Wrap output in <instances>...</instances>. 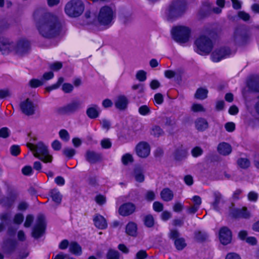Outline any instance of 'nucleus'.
<instances>
[{
  "instance_id": "nucleus-16",
  "label": "nucleus",
  "mask_w": 259,
  "mask_h": 259,
  "mask_svg": "<svg viewBox=\"0 0 259 259\" xmlns=\"http://www.w3.org/2000/svg\"><path fill=\"white\" fill-rule=\"evenodd\" d=\"M136 205L131 202H127L121 205L119 209V213L124 217L133 214L136 210Z\"/></svg>"
},
{
  "instance_id": "nucleus-55",
  "label": "nucleus",
  "mask_w": 259,
  "mask_h": 259,
  "mask_svg": "<svg viewBox=\"0 0 259 259\" xmlns=\"http://www.w3.org/2000/svg\"><path fill=\"white\" fill-rule=\"evenodd\" d=\"M24 217L21 213L16 214L14 218V223L16 224H20L23 221Z\"/></svg>"
},
{
  "instance_id": "nucleus-49",
  "label": "nucleus",
  "mask_w": 259,
  "mask_h": 259,
  "mask_svg": "<svg viewBox=\"0 0 259 259\" xmlns=\"http://www.w3.org/2000/svg\"><path fill=\"white\" fill-rule=\"evenodd\" d=\"M43 83V81L41 79L40 80L36 79H33L30 80L29 81V85L32 88H37L39 86L42 85Z\"/></svg>"
},
{
  "instance_id": "nucleus-41",
  "label": "nucleus",
  "mask_w": 259,
  "mask_h": 259,
  "mask_svg": "<svg viewBox=\"0 0 259 259\" xmlns=\"http://www.w3.org/2000/svg\"><path fill=\"white\" fill-rule=\"evenodd\" d=\"M136 78L140 81H144L146 78V72L142 70L138 71L136 73Z\"/></svg>"
},
{
  "instance_id": "nucleus-38",
  "label": "nucleus",
  "mask_w": 259,
  "mask_h": 259,
  "mask_svg": "<svg viewBox=\"0 0 259 259\" xmlns=\"http://www.w3.org/2000/svg\"><path fill=\"white\" fill-rule=\"evenodd\" d=\"M238 165L242 168H246L249 166L250 162L246 158H241L237 161Z\"/></svg>"
},
{
  "instance_id": "nucleus-33",
  "label": "nucleus",
  "mask_w": 259,
  "mask_h": 259,
  "mask_svg": "<svg viewBox=\"0 0 259 259\" xmlns=\"http://www.w3.org/2000/svg\"><path fill=\"white\" fill-rule=\"evenodd\" d=\"M151 134L155 137H159L163 135V130L158 125L153 126L151 129Z\"/></svg>"
},
{
  "instance_id": "nucleus-53",
  "label": "nucleus",
  "mask_w": 259,
  "mask_h": 259,
  "mask_svg": "<svg viewBox=\"0 0 259 259\" xmlns=\"http://www.w3.org/2000/svg\"><path fill=\"white\" fill-rule=\"evenodd\" d=\"M62 67V64L61 62H55L50 65V68L53 71H58Z\"/></svg>"
},
{
  "instance_id": "nucleus-45",
  "label": "nucleus",
  "mask_w": 259,
  "mask_h": 259,
  "mask_svg": "<svg viewBox=\"0 0 259 259\" xmlns=\"http://www.w3.org/2000/svg\"><path fill=\"white\" fill-rule=\"evenodd\" d=\"M195 238L199 241H203L207 238V235L204 232L197 231L195 233Z\"/></svg>"
},
{
  "instance_id": "nucleus-22",
  "label": "nucleus",
  "mask_w": 259,
  "mask_h": 259,
  "mask_svg": "<svg viewBox=\"0 0 259 259\" xmlns=\"http://www.w3.org/2000/svg\"><path fill=\"white\" fill-rule=\"evenodd\" d=\"M94 224L96 227L100 229H105L107 226V224L105 218L100 215L97 214L94 219Z\"/></svg>"
},
{
  "instance_id": "nucleus-57",
  "label": "nucleus",
  "mask_w": 259,
  "mask_h": 259,
  "mask_svg": "<svg viewBox=\"0 0 259 259\" xmlns=\"http://www.w3.org/2000/svg\"><path fill=\"white\" fill-rule=\"evenodd\" d=\"M225 127L228 132H232L235 130V124L232 122H227L225 124Z\"/></svg>"
},
{
  "instance_id": "nucleus-27",
  "label": "nucleus",
  "mask_w": 259,
  "mask_h": 259,
  "mask_svg": "<svg viewBox=\"0 0 259 259\" xmlns=\"http://www.w3.org/2000/svg\"><path fill=\"white\" fill-rule=\"evenodd\" d=\"M186 151L182 149H179L176 150L174 154V157L175 160L180 161L186 157Z\"/></svg>"
},
{
  "instance_id": "nucleus-37",
  "label": "nucleus",
  "mask_w": 259,
  "mask_h": 259,
  "mask_svg": "<svg viewBox=\"0 0 259 259\" xmlns=\"http://www.w3.org/2000/svg\"><path fill=\"white\" fill-rule=\"evenodd\" d=\"M175 245L177 249L182 250L186 246V243L184 238H180L175 240Z\"/></svg>"
},
{
  "instance_id": "nucleus-25",
  "label": "nucleus",
  "mask_w": 259,
  "mask_h": 259,
  "mask_svg": "<svg viewBox=\"0 0 259 259\" xmlns=\"http://www.w3.org/2000/svg\"><path fill=\"white\" fill-rule=\"evenodd\" d=\"M161 199L165 201H169L172 199L174 194L170 189L165 188L163 189L160 193Z\"/></svg>"
},
{
  "instance_id": "nucleus-6",
  "label": "nucleus",
  "mask_w": 259,
  "mask_h": 259,
  "mask_svg": "<svg viewBox=\"0 0 259 259\" xmlns=\"http://www.w3.org/2000/svg\"><path fill=\"white\" fill-rule=\"evenodd\" d=\"M196 52L201 55L208 54L212 50L211 40L205 35H200L195 41Z\"/></svg>"
},
{
  "instance_id": "nucleus-3",
  "label": "nucleus",
  "mask_w": 259,
  "mask_h": 259,
  "mask_svg": "<svg viewBox=\"0 0 259 259\" xmlns=\"http://www.w3.org/2000/svg\"><path fill=\"white\" fill-rule=\"evenodd\" d=\"M27 147L33 152L34 156L39 158L45 163L51 162L53 156L49 154L48 147L42 143L36 145L27 143Z\"/></svg>"
},
{
  "instance_id": "nucleus-32",
  "label": "nucleus",
  "mask_w": 259,
  "mask_h": 259,
  "mask_svg": "<svg viewBox=\"0 0 259 259\" xmlns=\"http://www.w3.org/2000/svg\"><path fill=\"white\" fill-rule=\"evenodd\" d=\"M121 161L123 164L127 165L134 161L133 155L130 153H125L121 157Z\"/></svg>"
},
{
  "instance_id": "nucleus-8",
  "label": "nucleus",
  "mask_w": 259,
  "mask_h": 259,
  "mask_svg": "<svg viewBox=\"0 0 259 259\" xmlns=\"http://www.w3.org/2000/svg\"><path fill=\"white\" fill-rule=\"evenodd\" d=\"M29 49V42L26 39H21L14 44L13 53L18 56H23L28 52Z\"/></svg>"
},
{
  "instance_id": "nucleus-60",
  "label": "nucleus",
  "mask_w": 259,
  "mask_h": 259,
  "mask_svg": "<svg viewBox=\"0 0 259 259\" xmlns=\"http://www.w3.org/2000/svg\"><path fill=\"white\" fill-rule=\"evenodd\" d=\"M101 144L102 148L105 149L110 148L111 146V143L108 139H105L101 141Z\"/></svg>"
},
{
  "instance_id": "nucleus-59",
  "label": "nucleus",
  "mask_w": 259,
  "mask_h": 259,
  "mask_svg": "<svg viewBox=\"0 0 259 259\" xmlns=\"http://www.w3.org/2000/svg\"><path fill=\"white\" fill-rule=\"evenodd\" d=\"M179 233L176 230H171L169 233V237L173 240H176L179 237Z\"/></svg>"
},
{
  "instance_id": "nucleus-19",
  "label": "nucleus",
  "mask_w": 259,
  "mask_h": 259,
  "mask_svg": "<svg viewBox=\"0 0 259 259\" xmlns=\"http://www.w3.org/2000/svg\"><path fill=\"white\" fill-rule=\"evenodd\" d=\"M81 107V103L78 101L71 102L66 106L60 109L61 112H74L78 110Z\"/></svg>"
},
{
  "instance_id": "nucleus-30",
  "label": "nucleus",
  "mask_w": 259,
  "mask_h": 259,
  "mask_svg": "<svg viewBox=\"0 0 259 259\" xmlns=\"http://www.w3.org/2000/svg\"><path fill=\"white\" fill-rule=\"evenodd\" d=\"M126 233L131 236H134L137 232V225L134 223H129L126 227Z\"/></svg>"
},
{
  "instance_id": "nucleus-5",
  "label": "nucleus",
  "mask_w": 259,
  "mask_h": 259,
  "mask_svg": "<svg viewBox=\"0 0 259 259\" xmlns=\"http://www.w3.org/2000/svg\"><path fill=\"white\" fill-rule=\"evenodd\" d=\"M190 29L185 26H178L171 30L173 39L179 43H185L189 40L190 36Z\"/></svg>"
},
{
  "instance_id": "nucleus-29",
  "label": "nucleus",
  "mask_w": 259,
  "mask_h": 259,
  "mask_svg": "<svg viewBox=\"0 0 259 259\" xmlns=\"http://www.w3.org/2000/svg\"><path fill=\"white\" fill-rule=\"evenodd\" d=\"M51 197L55 203L57 204H60L62 200V195L60 194V192L54 189L52 190L51 192Z\"/></svg>"
},
{
  "instance_id": "nucleus-64",
  "label": "nucleus",
  "mask_w": 259,
  "mask_h": 259,
  "mask_svg": "<svg viewBox=\"0 0 259 259\" xmlns=\"http://www.w3.org/2000/svg\"><path fill=\"white\" fill-rule=\"evenodd\" d=\"M154 100L157 104H161L163 101V97L160 93L156 94L154 96Z\"/></svg>"
},
{
  "instance_id": "nucleus-48",
  "label": "nucleus",
  "mask_w": 259,
  "mask_h": 259,
  "mask_svg": "<svg viewBox=\"0 0 259 259\" xmlns=\"http://www.w3.org/2000/svg\"><path fill=\"white\" fill-rule=\"evenodd\" d=\"M258 193L255 191H250L247 195L248 199L250 201L255 202L258 199Z\"/></svg>"
},
{
  "instance_id": "nucleus-63",
  "label": "nucleus",
  "mask_w": 259,
  "mask_h": 259,
  "mask_svg": "<svg viewBox=\"0 0 259 259\" xmlns=\"http://www.w3.org/2000/svg\"><path fill=\"white\" fill-rule=\"evenodd\" d=\"M22 172L24 175H30L32 173V167L30 166H25L22 169Z\"/></svg>"
},
{
  "instance_id": "nucleus-42",
  "label": "nucleus",
  "mask_w": 259,
  "mask_h": 259,
  "mask_svg": "<svg viewBox=\"0 0 259 259\" xmlns=\"http://www.w3.org/2000/svg\"><path fill=\"white\" fill-rule=\"evenodd\" d=\"M191 109L195 112H203L205 111L204 107L200 104H194L191 107Z\"/></svg>"
},
{
  "instance_id": "nucleus-7",
  "label": "nucleus",
  "mask_w": 259,
  "mask_h": 259,
  "mask_svg": "<svg viewBox=\"0 0 259 259\" xmlns=\"http://www.w3.org/2000/svg\"><path fill=\"white\" fill-rule=\"evenodd\" d=\"M250 34L245 28L239 27L235 29L233 36L235 44L241 46L246 44L250 39Z\"/></svg>"
},
{
  "instance_id": "nucleus-14",
  "label": "nucleus",
  "mask_w": 259,
  "mask_h": 259,
  "mask_svg": "<svg viewBox=\"0 0 259 259\" xmlns=\"http://www.w3.org/2000/svg\"><path fill=\"white\" fill-rule=\"evenodd\" d=\"M14 43L6 38H0V52L3 54L13 52Z\"/></svg>"
},
{
  "instance_id": "nucleus-10",
  "label": "nucleus",
  "mask_w": 259,
  "mask_h": 259,
  "mask_svg": "<svg viewBox=\"0 0 259 259\" xmlns=\"http://www.w3.org/2000/svg\"><path fill=\"white\" fill-rule=\"evenodd\" d=\"M135 152L139 157L145 158L150 155V145L146 142H140L136 145Z\"/></svg>"
},
{
  "instance_id": "nucleus-1",
  "label": "nucleus",
  "mask_w": 259,
  "mask_h": 259,
  "mask_svg": "<svg viewBox=\"0 0 259 259\" xmlns=\"http://www.w3.org/2000/svg\"><path fill=\"white\" fill-rule=\"evenodd\" d=\"M36 27L42 36L51 38L58 34L60 23L57 16L51 13H47L37 22Z\"/></svg>"
},
{
  "instance_id": "nucleus-23",
  "label": "nucleus",
  "mask_w": 259,
  "mask_h": 259,
  "mask_svg": "<svg viewBox=\"0 0 259 259\" xmlns=\"http://www.w3.org/2000/svg\"><path fill=\"white\" fill-rule=\"evenodd\" d=\"M132 176L138 182L142 183L144 181L145 177L143 174V170L140 167H136L134 169Z\"/></svg>"
},
{
  "instance_id": "nucleus-51",
  "label": "nucleus",
  "mask_w": 259,
  "mask_h": 259,
  "mask_svg": "<svg viewBox=\"0 0 259 259\" xmlns=\"http://www.w3.org/2000/svg\"><path fill=\"white\" fill-rule=\"evenodd\" d=\"M53 77L54 73L52 72H47L43 74L41 80L43 81V83H44L45 81L53 78Z\"/></svg>"
},
{
  "instance_id": "nucleus-46",
  "label": "nucleus",
  "mask_w": 259,
  "mask_h": 259,
  "mask_svg": "<svg viewBox=\"0 0 259 259\" xmlns=\"http://www.w3.org/2000/svg\"><path fill=\"white\" fill-rule=\"evenodd\" d=\"M191 153L193 157H197L202 154L203 150L199 147H195L192 149Z\"/></svg>"
},
{
  "instance_id": "nucleus-58",
  "label": "nucleus",
  "mask_w": 259,
  "mask_h": 259,
  "mask_svg": "<svg viewBox=\"0 0 259 259\" xmlns=\"http://www.w3.org/2000/svg\"><path fill=\"white\" fill-rule=\"evenodd\" d=\"M155 194L153 191H148L145 194V198L147 200L151 201L154 200Z\"/></svg>"
},
{
  "instance_id": "nucleus-20",
  "label": "nucleus",
  "mask_w": 259,
  "mask_h": 259,
  "mask_svg": "<svg viewBox=\"0 0 259 259\" xmlns=\"http://www.w3.org/2000/svg\"><path fill=\"white\" fill-rule=\"evenodd\" d=\"M128 103L127 98L123 95L118 96L115 101V107L119 110L125 109Z\"/></svg>"
},
{
  "instance_id": "nucleus-54",
  "label": "nucleus",
  "mask_w": 259,
  "mask_h": 259,
  "mask_svg": "<svg viewBox=\"0 0 259 259\" xmlns=\"http://www.w3.org/2000/svg\"><path fill=\"white\" fill-rule=\"evenodd\" d=\"M73 89V87L71 84L65 83L62 85V90L66 93H70Z\"/></svg>"
},
{
  "instance_id": "nucleus-15",
  "label": "nucleus",
  "mask_w": 259,
  "mask_h": 259,
  "mask_svg": "<svg viewBox=\"0 0 259 259\" xmlns=\"http://www.w3.org/2000/svg\"><path fill=\"white\" fill-rule=\"evenodd\" d=\"M20 106L21 110L25 114L30 115L34 114L35 106L29 99H27L22 101Z\"/></svg>"
},
{
  "instance_id": "nucleus-4",
  "label": "nucleus",
  "mask_w": 259,
  "mask_h": 259,
  "mask_svg": "<svg viewBox=\"0 0 259 259\" xmlns=\"http://www.w3.org/2000/svg\"><path fill=\"white\" fill-rule=\"evenodd\" d=\"M84 9V4L81 0H71L65 7V13L70 17L79 16L83 13Z\"/></svg>"
},
{
  "instance_id": "nucleus-2",
  "label": "nucleus",
  "mask_w": 259,
  "mask_h": 259,
  "mask_svg": "<svg viewBox=\"0 0 259 259\" xmlns=\"http://www.w3.org/2000/svg\"><path fill=\"white\" fill-rule=\"evenodd\" d=\"M115 17V11L111 7H103L99 12L96 25L100 29H106L112 25Z\"/></svg>"
},
{
  "instance_id": "nucleus-26",
  "label": "nucleus",
  "mask_w": 259,
  "mask_h": 259,
  "mask_svg": "<svg viewBox=\"0 0 259 259\" xmlns=\"http://www.w3.org/2000/svg\"><path fill=\"white\" fill-rule=\"evenodd\" d=\"M69 251L76 255H80L82 250L80 246L75 242H72L69 244Z\"/></svg>"
},
{
  "instance_id": "nucleus-18",
  "label": "nucleus",
  "mask_w": 259,
  "mask_h": 259,
  "mask_svg": "<svg viewBox=\"0 0 259 259\" xmlns=\"http://www.w3.org/2000/svg\"><path fill=\"white\" fill-rule=\"evenodd\" d=\"M100 107L96 104H92L86 110L87 116L91 119L97 118L100 114Z\"/></svg>"
},
{
  "instance_id": "nucleus-50",
  "label": "nucleus",
  "mask_w": 259,
  "mask_h": 259,
  "mask_svg": "<svg viewBox=\"0 0 259 259\" xmlns=\"http://www.w3.org/2000/svg\"><path fill=\"white\" fill-rule=\"evenodd\" d=\"M10 131L7 127H3L0 130V137L6 138L9 136Z\"/></svg>"
},
{
  "instance_id": "nucleus-9",
  "label": "nucleus",
  "mask_w": 259,
  "mask_h": 259,
  "mask_svg": "<svg viewBox=\"0 0 259 259\" xmlns=\"http://www.w3.org/2000/svg\"><path fill=\"white\" fill-rule=\"evenodd\" d=\"M185 10V6L181 2H177L172 3L167 11L168 19H171L173 17H177L181 15Z\"/></svg>"
},
{
  "instance_id": "nucleus-31",
  "label": "nucleus",
  "mask_w": 259,
  "mask_h": 259,
  "mask_svg": "<svg viewBox=\"0 0 259 259\" xmlns=\"http://www.w3.org/2000/svg\"><path fill=\"white\" fill-rule=\"evenodd\" d=\"M208 91L205 89L200 88L198 89L195 93L196 98L200 100H203L207 97Z\"/></svg>"
},
{
  "instance_id": "nucleus-35",
  "label": "nucleus",
  "mask_w": 259,
  "mask_h": 259,
  "mask_svg": "<svg viewBox=\"0 0 259 259\" xmlns=\"http://www.w3.org/2000/svg\"><path fill=\"white\" fill-rule=\"evenodd\" d=\"M213 196L214 200L212 203V206L215 209H217L218 208V205L222 198V196L219 192H214L213 193Z\"/></svg>"
},
{
  "instance_id": "nucleus-13",
  "label": "nucleus",
  "mask_w": 259,
  "mask_h": 259,
  "mask_svg": "<svg viewBox=\"0 0 259 259\" xmlns=\"http://www.w3.org/2000/svg\"><path fill=\"white\" fill-rule=\"evenodd\" d=\"M219 237L222 244H228L232 240V232L227 227H222L219 231Z\"/></svg>"
},
{
  "instance_id": "nucleus-43",
  "label": "nucleus",
  "mask_w": 259,
  "mask_h": 259,
  "mask_svg": "<svg viewBox=\"0 0 259 259\" xmlns=\"http://www.w3.org/2000/svg\"><path fill=\"white\" fill-rule=\"evenodd\" d=\"M60 138L65 142L69 141L70 139V136L68 132L65 130H61L59 133Z\"/></svg>"
},
{
  "instance_id": "nucleus-28",
  "label": "nucleus",
  "mask_w": 259,
  "mask_h": 259,
  "mask_svg": "<svg viewBox=\"0 0 259 259\" xmlns=\"http://www.w3.org/2000/svg\"><path fill=\"white\" fill-rule=\"evenodd\" d=\"M86 159L91 163H94L98 161L99 156L93 151H88L86 153Z\"/></svg>"
},
{
  "instance_id": "nucleus-62",
  "label": "nucleus",
  "mask_w": 259,
  "mask_h": 259,
  "mask_svg": "<svg viewBox=\"0 0 259 259\" xmlns=\"http://www.w3.org/2000/svg\"><path fill=\"white\" fill-rule=\"evenodd\" d=\"M52 147L54 150L59 151L61 149L62 145L58 140H55L52 143Z\"/></svg>"
},
{
  "instance_id": "nucleus-17",
  "label": "nucleus",
  "mask_w": 259,
  "mask_h": 259,
  "mask_svg": "<svg viewBox=\"0 0 259 259\" xmlns=\"http://www.w3.org/2000/svg\"><path fill=\"white\" fill-rule=\"evenodd\" d=\"M230 214L235 218L247 219L250 216V212L247 210V208L245 207H243L242 209L231 208Z\"/></svg>"
},
{
  "instance_id": "nucleus-44",
  "label": "nucleus",
  "mask_w": 259,
  "mask_h": 259,
  "mask_svg": "<svg viewBox=\"0 0 259 259\" xmlns=\"http://www.w3.org/2000/svg\"><path fill=\"white\" fill-rule=\"evenodd\" d=\"M95 200L98 204L102 205L106 203V198L105 196L99 194L95 197Z\"/></svg>"
},
{
  "instance_id": "nucleus-39",
  "label": "nucleus",
  "mask_w": 259,
  "mask_h": 259,
  "mask_svg": "<svg viewBox=\"0 0 259 259\" xmlns=\"http://www.w3.org/2000/svg\"><path fill=\"white\" fill-rule=\"evenodd\" d=\"M144 224L148 227H151L154 225V220L152 215L149 214L144 218Z\"/></svg>"
},
{
  "instance_id": "nucleus-21",
  "label": "nucleus",
  "mask_w": 259,
  "mask_h": 259,
  "mask_svg": "<svg viewBox=\"0 0 259 259\" xmlns=\"http://www.w3.org/2000/svg\"><path fill=\"white\" fill-rule=\"evenodd\" d=\"M219 153L223 155H227L231 153L232 147L230 144L225 142H222L218 146Z\"/></svg>"
},
{
  "instance_id": "nucleus-40",
  "label": "nucleus",
  "mask_w": 259,
  "mask_h": 259,
  "mask_svg": "<svg viewBox=\"0 0 259 259\" xmlns=\"http://www.w3.org/2000/svg\"><path fill=\"white\" fill-rule=\"evenodd\" d=\"M63 154L68 158L73 157L75 153V150L72 148H66L63 151Z\"/></svg>"
},
{
  "instance_id": "nucleus-11",
  "label": "nucleus",
  "mask_w": 259,
  "mask_h": 259,
  "mask_svg": "<svg viewBox=\"0 0 259 259\" xmlns=\"http://www.w3.org/2000/svg\"><path fill=\"white\" fill-rule=\"evenodd\" d=\"M45 224L44 218L40 216L38 218L36 224L33 229L32 236L35 238H38L41 236L45 232Z\"/></svg>"
},
{
  "instance_id": "nucleus-52",
  "label": "nucleus",
  "mask_w": 259,
  "mask_h": 259,
  "mask_svg": "<svg viewBox=\"0 0 259 259\" xmlns=\"http://www.w3.org/2000/svg\"><path fill=\"white\" fill-rule=\"evenodd\" d=\"M100 123L102 125V128L108 131L110 127V122L106 119H102L100 120Z\"/></svg>"
},
{
  "instance_id": "nucleus-24",
  "label": "nucleus",
  "mask_w": 259,
  "mask_h": 259,
  "mask_svg": "<svg viewBox=\"0 0 259 259\" xmlns=\"http://www.w3.org/2000/svg\"><path fill=\"white\" fill-rule=\"evenodd\" d=\"M195 127L199 131H204L208 127V123L207 120L203 118L196 119L195 122Z\"/></svg>"
},
{
  "instance_id": "nucleus-34",
  "label": "nucleus",
  "mask_w": 259,
  "mask_h": 259,
  "mask_svg": "<svg viewBox=\"0 0 259 259\" xmlns=\"http://www.w3.org/2000/svg\"><path fill=\"white\" fill-rule=\"evenodd\" d=\"M119 254L117 250L109 249L106 254L107 259H119Z\"/></svg>"
},
{
  "instance_id": "nucleus-12",
  "label": "nucleus",
  "mask_w": 259,
  "mask_h": 259,
  "mask_svg": "<svg viewBox=\"0 0 259 259\" xmlns=\"http://www.w3.org/2000/svg\"><path fill=\"white\" fill-rule=\"evenodd\" d=\"M231 51L229 48H222L215 50L211 54V59L214 62H218L222 59L229 56Z\"/></svg>"
},
{
  "instance_id": "nucleus-36",
  "label": "nucleus",
  "mask_w": 259,
  "mask_h": 259,
  "mask_svg": "<svg viewBox=\"0 0 259 259\" xmlns=\"http://www.w3.org/2000/svg\"><path fill=\"white\" fill-rule=\"evenodd\" d=\"M139 113L143 116H146L151 113V109L150 107L144 105L140 106L138 109Z\"/></svg>"
},
{
  "instance_id": "nucleus-61",
  "label": "nucleus",
  "mask_w": 259,
  "mask_h": 259,
  "mask_svg": "<svg viewBox=\"0 0 259 259\" xmlns=\"http://www.w3.org/2000/svg\"><path fill=\"white\" fill-rule=\"evenodd\" d=\"M153 207L155 211L157 212H160L163 210V205L162 203L156 201L154 202L153 204Z\"/></svg>"
},
{
  "instance_id": "nucleus-47",
  "label": "nucleus",
  "mask_w": 259,
  "mask_h": 259,
  "mask_svg": "<svg viewBox=\"0 0 259 259\" xmlns=\"http://www.w3.org/2000/svg\"><path fill=\"white\" fill-rule=\"evenodd\" d=\"M84 17L86 19L87 23L90 24L93 23V18H94V15L90 11H87L85 12Z\"/></svg>"
},
{
  "instance_id": "nucleus-56",
  "label": "nucleus",
  "mask_w": 259,
  "mask_h": 259,
  "mask_svg": "<svg viewBox=\"0 0 259 259\" xmlns=\"http://www.w3.org/2000/svg\"><path fill=\"white\" fill-rule=\"evenodd\" d=\"M238 16L240 19L244 21H248L250 19L249 15L244 11H239L238 13Z\"/></svg>"
}]
</instances>
